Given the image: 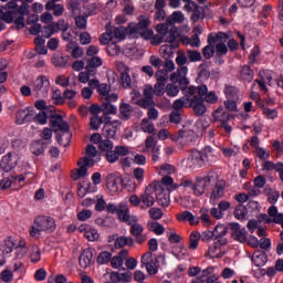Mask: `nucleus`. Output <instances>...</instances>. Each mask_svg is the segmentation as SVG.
<instances>
[{
  "label": "nucleus",
  "instance_id": "f257e3e1",
  "mask_svg": "<svg viewBox=\"0 0 283 283\" xmlns=\"http://www.w3.org/2000/svg\"><path fill=\"white\" fill-rule=\"evenodd\" d=\"M56 231V221L52 217L41 216L34 219V226L30 229L31 238H41V232L54 233Z\"/></svg>",
  "mask_w": 283,
  "mask_h": 283
},
{
  "label": "nucleus",
  "instance_id": "f03ea898",
  "mask_svg": "<svg viewBox=\"0 0 283 283\" xmlns=\"http://www.w3.org/2000/svg\"><path fill=\"white\" fill-rule=\"evenodd\" d=\"M50 127H52L53 130H55V132H62L63 135L66 134V136H67L66 143H63V135H56V140H57L59 145H63V147H67V145H70V138H72V135L70 134V124H67V122L63 120V115L53 113L51 111Z\"/></svg>",
  "mask_w": 283,
  "mask_h": 283
},
{
  "label": "nucleus",
  "instance_id": "7ed1b4c3",
  "mask_svg": "<svg viewBox=\"0 0 283 283\" xmlns=\"http://www.w3.org/2000/svg\"><path fill=\"white\" fill-rule=\"evenodd\" d=\"M196 94H193L190 97V103L188 107H192V111L195 112L196 116H205L207 114V105H205V99L202 96L207 94V85L200 84L196 87Z\"/></svg>",
  "mask_w": 283,
  "mask_h": 283
},
{
  "label": "nucleus",
  "instance_id": "20e7f679",
  "mask_svg": "<svg viewBox=\"0 0 283 283\" xmlns=\"http://www.w3.org/2000/svg\"><path fill=\"white\" fill-rule=\"evenodd\" d=\"M25 14H30V4H28L27 2H22L21 6L15 4L13 13H11L12 23H14L11 27V30L19 31L25 28Z\"/></svg>",
  "mask_w": 283,
  "mask_h": 283
},
{
  "label": "nucleus",
  "instance_id": "39448f33",
  "mask_svg": "<svg viewBox=\"0 0 283 283\" xmlns=\"http://www.w3.org/2000/svg\"><path fill=\"white\" fill-rule=\"evenodd\" d=\"M154 193H156V202L159 207H169L171 199L169 196V191L163 188V184L160 181H153Z\"/></svg>",
  "mask_w": 283,
  "mask_h": 283
},
{
  "label": "nucleus",
  "instance_id": "423d86ee",
  "mask_svg": "<svg viewBox=\"0 0 283 283\" xmlns=\"http://www.w3.org/2000/svg\"><path fill=\"white\" fill-rule=\"evenodd\" d=\"M17 165H19V154L17 151L7 153L0 160V169L4 174H10L12 169L17 168Z\"/></svg>",
  "mask_w": 283,
  "mask_h": 283
},
{
  "label": "nucleus",
  "instance_id": "0eeeda50",
  "mask_svg": "<svg viewBox=\"0 0 283 283\" xmlns=\"http://www.w3.org/2000/svg\"><path fill=\"white\" fill-rule=\"evenodd\" d=\"M96 161L88 157H82L77 161L78 169L72 175V180H78V178H85L87 176V167H94Z\"/></svg>",
  "mask_w": 283,
  "mask_h": 283
},
{
  "label": "nucleus",
  "instance_id": "6e6552de",
  "mask_svg": "<svg viewBox=\"0 0 283 283\" xmlns=\"http://www.w3.org/2000/svg\"><path fill=\"white\" fill-rule=\"evenodd\" d=\"M196 94V86H189L188 88L184 90V95L181 98L176 99L172 103V109L176 112H180L182 107H189V103L191 102V96Z\"/></svg>",
  "mask_w": 283,
  "mask_h": 283
},
{
  "label": "nucleus",
  "instance_id": "1a4fd4ad",
  "mask_svg": "<svg viewBox=\"0 0 283 283\" xmlns=\"http://www.w3.org/2000/svg\"><path fill=\"white\" fill-rule=\"evenodd\" d=\"M228 229L231 232V238L235 240V242H240L241 244H244L247 242V229L240 228V223L238 222H230L228 223Z\"/></svg>",
  "mask_w": 283,
  "mask_h": 283
},
{
  "label": "nucleus",
  "instance_id": "9d476101",
  "mask_svg": "<svg viewBox=\"0 0 283 283\" xmlns=\"http://www.w3.org/2000/svg\"><path fill=\"white\" fill-rule=\"evenodd\" d=\"M33 92H36L40 96H48V92H50V80L45 75H39L33 82Z\"/></svg>",
  "mask_w": 283,
  "mask_h": 283
},
{
  "label": "nucleus",
  "instance_id": "9b49d317",
  "mask_svg": "<svg viewBox=\"0 0 283 283\" xmlns=\"http://www.w3.org/2000/svg\"><path fill=\"white\" fill-rule=\"evenodd\" d=\"M94 258V249L87 248L84 249L78 258V263L82 269H87L92 265V260Z\"/></svg>",
  "mask_w": 283,
  "mask_h": 283
},
{
  "label": "nucleus",
  "instance_id": "f8f14e48",
  "mask_svg": "<svg viewBox=\"0 0 283 283\" xmlns=\"http://www.w3.org/2000/svg\"><path fill=\"white\" fill-rule=\"evenodd\" d=\"M154 182H151L145 190V193H142V202L145 206H142V209H149V207H154L156 199H154Z\"/></svg>",
  "mask_w": 283,
  "mask_h": 283
},
{
  "label": "nucleus",
  "instance_id": "ddd939ff",
  "mask_svg": "<svg viewBox=\"0 0 283 283\" xmlns=\"http://www.w3.org/2000/svg\"><path fill=\"white\" fill-rule=\"evenodd\" d=\"M17 4L14 2H7L3 7V10H0V21H4V23H12V14H14V10Z\"/></svg>",
  "mask_w": 283,
  "mask_h": 283
},
{
  "label": "nucleus",
  "instance_id": "4468645a",
  "mask_svg": "<svg viewBox=\"0 0 283 283\" xmlns=\"http://www.w3.org/2000/svg\"><path fill=\"white\" fill-rule=\"evenodd\" d=\"M50 146V142H44L43 139H38L32 142L30 145V151L34 156H42V154H45V149Z\"/></svg>",
  "mask_w": 283,
  "mask_h": 283
},
{
  "label": "nucleus",
  "instance_id": "2eb2a0df",
  "mask_svg": "<svg viewBox=\"0 0 283 283\" xmlns=\"http://www.w3.org/2000/svg\"><path fill=\"white\" fill-rule=\"evenodd\" d=\"M151 25V20L148 17L142 15L139 17L138 23L129 28L128 34H140L142 30H147Z\"/></svg>",
  "mask_w": 283,
  "mask_h": 283
},
{
  "label": "nucleus",
  "instance_id": "dca6fc26",
  "mask_svg": "<svg viewBox=\"0 0 283 283\" xmlns=\"http://www.w3.org/2000/svg\"><path fill=\"white\" fill-rule=\"evenodd\" d=\"M224 181H218L212 189V192L210 195V202L211 205H217L218 200L220 198L224 197Z\"/></svg>",
  "mask_w": 283,
  "mask_h": 283
},
{
  "label": "nucleus",
  "instance_id": "f3484780",
  "mask_svg": "<svg viewBox=\"0 0 283 283\" xmlns=\"http://www.w3.org/2000/svg\"><path fill=\"white\" fill-rule=\"evenodd\" d=\"M189 160L195 167H202L207 160V154L200 150H192L189 155Z\"/></svg>",
  "mask_w": 283,
  "mask_h": 283
},
{
  "label": "nucleus",
  "instance_id": "a211bd4d",
  "mask_svg": "<svg viewBox=\"0 0 283 283\" xmlns=\"http://www.w3.org/2000/svg\"><path fill=\"white\" fill-rule=\"evenodd\" d=\"M198 76L203 81H209L211 76V61L203 60L198 66Z\"/></svg>",
  "mask_w": 283,
  "mask_h": 283
},
{
  "label": "nucleus",
  "instance_id": "6ab92c4d",
  "mask_svg": "<svg viewBox=\"0 0 283 283\" xmlns=\"http://www.w3.org/2000/svg\"><path fill=\"white\" fill-rule=\"evenodd\" d=\"M179 136H181V140L182 143H185V145H191V143H196V140L198 139V136H196V132L187 129L185 128V126L179 129Z\"/></svg>",
  "mask_w": 283,
  "mask_h": 283
},
{
  "label": "nucleus",
  "instance_id": "aec40b11",
  "mask_svg": "<svg viewBox=\"0 0 283 283\" xmlns=\"http://www.w3.org/2000/svg\"><path fill=\"white\" fill-rule=\"evenodd\" d=\"M253 76H255V72L251 69V66L243 65L239 74V81L251 83L253 81Z\"/></svg>",
  "mask_w": 283,
  "mask_h": 283
},
{
  "label": "nucleus",
  "instance_id": "412c9836",
  "mask_svg": "<svg viewBox=\"0 0 283 283\" xmlns=\"http://www.w3.org/2000/svg\"><path fill=\"white\" fill-rule=\"evenodd\" d=\"M45 10H48L49 12H53L54 17H63V12H65V7L56 2H46Z\"/></svg>",
  "mask_w": 283,
  "mask_h": 283
},
{
  "label": "nucleus",
  "instance_id": "4be33fe9",
  "mask_svg": "<svg viewBox=\"0 0 283 283\" xmlns=\"http://www.w3.org/2000/svg\"><path fill=\"white\" fill-rule=\"evenodd\" d=\"M132 112H134V108L132 105L127 103H120L119 105V118L122 120H129L132 118Z\"/></svg>",
  "mask_w": 283,
  "mask_h": 283
},
{
  "label": "nucleus",
  "instance_id": "5701e85b",
  "mask_svg": "<svg viewBox=\"0 0 283 283\" xmlns=\"http://www.w3.org/2000/svg\"><path fill=\"white\" fill-rule=\"evenodd\" d=\"M115 249H123L124 247H134V238L117 237L114 242Z\"/></svg>",
  "mask_w": 283,
  "mask_h": 283
},
{
  "label": "nucleus",
  "instance_id": "b1692460",
  "mask_svg": "<svg viewBox=\"0 0 283 283\" xmlns=\"http://www.w3.org/2000/svg\"><path fill=\"white\" fill-rule=\"evenodd\" d=\"M70 61V55H63L61 53H56L52 57V63L55 67H65Z\"/></svg>",
  "mask_w": 283,
  "mask_h": 283
},
{
  "label": "nucleus",
  "instance_id": "393cba45",
  "mask_svg": "<svg viewBox=\"0 0 283 283\" xmlns=\"http://www.w3.org/2000/svg\"><path fill=\"white\" fill-rule=\"evenodd\" d=\"M193 10L190 17L192 23H198L200 19H205V8L198 6L197 3H192Z\"/></svg>",
  "mask_w": 283,
  "mask_h": 283
},
{
  "label": "nucleus",
  "instance_id": "a878e982",
  "mask_svg": "<svg viewBox=\"0 0 283 283\" xmlns=\"http://www.w3.org/2000/svg\"><path fill=\"white\" fill-rule=\"evenodd\" d=\"M266 253L262 251H256L252 255V262L258 268L264 266V264H266Z\"/></svg>",
  "mask_w": 283,
  "mask_h": 283
},
{
  "label": "nucleus",
  "instance_id": "bb28decb",
  "mask_svg": "<svg viewBox=\"0 0 283 283\" xmlns=\"http://www.w3.org/2000/svg\"><path fill=\"white\" fill-rule=\"evenodd\" d=\"M116 132H118L112 124H109V117L105 122L104 127L102 128V134L105 138H116Z\"/></svg>",
  "mask_w": 283,
  "mask_h": 283
},
{
  "label": "nucleus",
  "instance_id": "cd10ccee",
  "mask_svg": "<svg viewBox=\"0 0 283 283\" xmlns=\"http://www.w3.org/2000/svg\"><path fill=\"white\" fill-rule=\"evenodd\" d=\"M229 243V241L227 239H217L214 237V242L212 245L209 247L208 249V253L211 255V254H214L216 251H220V249H222V247H227V244Z\"/></svg>",
  "mask_w": 283,
  "mask_h": 283
},
{
  "label": "nucleus",
  "instance_id": "c85d7f7f",
  "mask_svg": "<svg viewBox=\"0 0 283 283\" xmlns=\"http://www.w3.org/2000/svg\"><path fill=\"white\" fill-rule=\"evenodd\" d=\"M203 103H208L209 105H216L218 103V94L216 91H210L206 85V93L202 96Z\"/></svg>",
  "mask_w": 283,
  "mask_h": 283
},
{
  "label": "nucleus",
  "instance_id": "c756f323",
  "mask_svg": "<svg viewBox=\"0 0 283 283\" xmlns=\"http://www.w3.org/2000/svg\"><path fill=\"white\" fill-rule=\"evenodd\" d=\"M109 118V116H104V117H99V116H92L91 117V129H94L95 132H97V129H101V125H105V123H107V119Z\"/></svg>",
  "mask_w": 283,
  "mask_h": 283
},
{
  "label": "nucleus",
  "instance_id": "7c9ffc66",
  "mask_svg": "<svg viewBox=\"0 0 283 283\" xmlns=\"http://www.w3.org/2000/svg\"><path fill=\"white\" fill-rule=\"evenodd\" d=\"M199 242H200V232L192 231L189 237V249L191 251H196V249H198Z\"/></svg>",
  "mask_w": 283,
  "mask_h": 283
},
{
  "label": "nucleus",
  "instance_id": "2f4dec72",
  "mask_svg": "<svg viewBox=\"0 0 283 283\" xmlns=\"http://www.w3.org/2000/svg\"><path fill=\"white\" fill-rule=\"evenodd\" d=\"M249 213L247 207H244L242 203L235 207L234 209V218L237 220H247V214Z\"/></svg>",
  "mask_w": 283,
  "mask_h": 283
},
{
  "label": "nucleus",
  "instance_id": "473e14b6",
  "mask_svg": "<svg viewBox=\"0 0 283 283\" xmlns=\"http://www.w3.org/2000/svg\"><path fill=\"white\" fill-rule=\"evenodd\" d=\"M137 105L143 109H150V107H156V102L154 97H143L137 101Z\"/></svg>",
  "mask_w": 283,
  "mask_h": 283
},
{
  "label": "nucleus",
  "instance_id": "72a5a7b5",
  "mask_svg": "<svg viewBox=\"0 0 283 283\" xmlns=\"http://www.w3.org/2000/svg\"><path fill=\"white\" fill-rule=\"evenodd\" d=\"M223 92L228 101H238V87L227 85Z\"/></svg>",
  "mask_w": 283,
  "mask_h": 283
},
{
  "label": "nucleus",
  "instance_id": "f704fd0d",
  "mask_svg": "<svg viewBox=\"0 0 283 283\" xmlns=\"http://www.w3.org/2000/svg\"><path fill=\"white\" fill-rule=\"evenodd\" d=\"M123 182H125L123 177H115V178H112L108 180L107 186L113 191H118V189H120V187H123Z\"/></svg>",
  "mask_w": 283,
  "mask_h": 283
},
{
  "label": "nucleus",
  "instance_id": "c9c22d12",
  "mask_svg": "<svg viewBox=\"0 0 283 283\" xmlns=\"http://www.w3.org/2000/svg\"><path fill=\"white\" fill-rule=\"evenodd\" d=\"M148 229L156 235H163L165 233V227L156 221L148 222Z\"/></svg>",
  "mask_w": 283,
  "mask_h": 283
},
{
  "label": "nucleus",
  "instance_id": "e433bc0d",
  "mask_svg": "<svg viewBox=\"0 0 283 283\" xmlns=\"http://www.w3.org/2000/svg\"><path fill=\"white\" fill-rule=\"evenodd\" d=\"M214 238L218 240L219 239H224V235H227V233H229V226H224V224H218L214 230Z\"/></svg>",
  "mask_w": 283,
  "mask_h": 283
},
{
  "label": "nucleus",
  "instance_id": "4c0bfd02",
  "mask_svg": "<svg viewBox=\"0 0 283 283\" xmlns=\"http://www.w3.org/2000/svg\"><path fill=\"white\" fill-rule=\"evenodd\" d=\"M187 56L190 63H198L202 61V53L198 50H187Z\"/></svg>",
  "mask_w": 283,
  "mask_h": 283
},
{
  "label": "nucleus",
  "instance_id": "58836bf2",
  "mask_svg": "<svg viewBox=\"0 0 283 283\" xmlns=\"http://www.w3.org/2000/svg\"><path fill=\"white\" fill-rule=\"evenodd\" d=\"M205 189H207V186L205 184L200 182L198 177L196 178V184L192 186V191L197 198H200V196H205Z\"/></svg>",
  "mask_w": 283,
  "mask_h": 283
},
{
  "label": "nucleus",
  "instance_id": "ea45409f",
  "mask_svg": "<svg viewBox=\"0 0 283 283\" xmlns=\"http://www.w3.org/2000/svg\"><path fill=\"white\" fill-rule=\"evenodd\" d=\"M30 258L33 264L41 262V248L39 245H32Z\"/></svg>",
  "mask_w": 283,
  "mask_h": 283
},
{
  "label": "nucleus",
  "instance_id": "a19ab883",
  "mask_svg": "<svg viewBox=\"0 0 283 283\" xmlns=\"http://www.w3.org/2000/svg\"><path fill=\"white\" fill-rule=\"evenodd\" d=\"M199 213H200L199 221L201 220V222L205 224V227H211V219L209 217V209L201 208Z\"/></svg>",
  "mask_w": 283,
  "mask_h": 283
},
{
  "label": "nucleus",
  "instance_id": "79ce46f5",
  "mask_svg": "<svg viewBox=\"0 0 283 283\" xmlns=\"http://www.w3.org/2000/svg\"><path fill=\"white\" fill-rule=\"evenodd\" d=\"M14 249V243L11 240H4L0 245V251H2L3 255H9L12 253Z\"/></svg>",
  "mask_w": 283,
  "mask_h": 283
},
{
  "label": "nucleus",
  "instance_id": "37998d69",
  "mask_svg": "<svg viewBox=\"0 0 283 283\" xmlns=\"http://www.w3.org/2000/svg\"><path fill=\"white\" fill-rule=\"evenodd\" d=\"M214 54H216V45L208 44L202 49V56L203 59H206V61L213 59Z\"/></svg>",
  "mask_w": 283,
  "mask_h": 283
},
{
  "label": "nucleus",
  "instance_id": "c03bdc74",
  "mask_svg": "<svg viewBox=\"0 0 283 283\" xmlns=\"http://www.w3.org/2000/svg\"><path fill=\"white\" fill-rule=\"evenodd\" d=\"M112 261V253L107 252V251H102L98 255H97V264H109V262Z\"/></svg>",
  "mask_w": 283,
  "mask_h": 283
},
{
  "label": "nucleus",
  "instance_id": "a18cd8bd",
  "mask_svg": "<svg viewBox=\"0 0 283 283\" xmlns=\"http://www.w3.org/2000/svg\"><path fill=\"white\" fill-rule=\"evenodd\" d=\"M102 112L104 113V116H107L109 114H116L118 112V108L109 102H104L102 104Z\"/></svg>",
  "mask_w": 283,
  "mask_h": 283
},
{
  "label": "nucleus",
  "instance_id": "49530a36",
  "mask_svg": "<svg viewBox=\"0 0 283 283\" xmlns=\"http://www.w3.org/2000/svg\"><path fill=\"white\" fill-rule=\"evenodd\" d=\"M106 53L108 56H118V54H120V46L115 42H112L106 46Z\"/></svg>",
  "mask_w": 283,
  "mask_h": 283
},
{
  "label": "nucleus",
  "instance_id": "de8ad7c7",
  "mask_svg": "<svg viewBox=\"0 0 283 283\" xmlns=\"http://www.w3.org/2000/svg\"><path fill=\"white\" fill-rule=\"evenodd\" d=\"M48 118H50V114H48L45 111H41L35 115L34 123H39V125H45L48 124Z\"/></svg>",
  "mask_w": 283,
  "mask_h": 283
},
{
  "label": "nucleus",
  "instance_id": "09e8293b",
  "mask_svg": "<svg viewBox=\"0 0 283 283\" xmlns=\"http://www.w3.org/2000/svg\"><path fill=\"white\" fill-rule=\"evenodd\" d=\"M130 226V234L134 235V238H136V235H142L143 231H145V228H143V226L140 223H137L135 221V223H128Z\"/></svg>",
  "mask_w": 283,
  "mask_h": 283
},
{
  "label": "nucleus",
  "instance_id": "8fccbe9b",
  "mask_svg": "<svg viewBox=\"0 0 283 283\" xmlns=\"http://www.w3.org/2000/svg\"><path fill=\"white\" fill-rule=\"evenodd\" d=\"M25 118H28V111L20 109L15 113V123L17 125H25Z\"/></svg>",
  "mask_w": 283,
  "mask_h": 283
},
{
  "label": "nucleus",
  "instance_id": "3c124183",
  "mask_svg": "<svg viewBox=\"0 0 283 283\" xmlns=\"http://www.w3.org/2000/svg\"><path fill=\"white\" fill-rule=\"evenodd\" d=\"M214 51L218 56H227L229 53V48L227 44H224V42H220L214 46Z\"/></svg>",
  "mask_w": 283,
  "mask_h": 283
},
{
  "label": "nucleus",
  "instance_id": "603ef678",
  "mask_svg": "<svg viewBox=\"0 0 283 283\" xmlns=\"http://www.w3.org/2000/svg\"><path fill=\"white\" fill-rule=\"evenodd\" d=\"M262 112L264 116L270 120H274V118H277V109L275 108H269L268 106H262Z\"/></svg>",
  "mask_w": 283,
  "mask_h": 283
},
{
  "label": "nucleus",
  "instance_id": "864d4df0",
  "mask_svg": "<svg viewBox=\"0 0 283 283\" xmlns=\"http://www.w3.org/2000/svg\"><path fill=\"white\" fill-rule=\"evenodd\" d=\"M114 39V33L106 29V32L99 35L101 45H108V43Z\"/></svg>",
  "mask_w": 283,
  "mask_h": 283
},
{
  "label": "nucleus",
  "instance_id": "5fc2aeb1",
  "mask_svg": "<svg viewBox=\"0 0 283 283\" xmlns=\"http://www.w3.org/2000/svg\"><path fill=\"white\" fill-rule=\"evenodd\" d=\"M52 99L54 101V105H64L65 104V97L61 94V90H54Z\"/></svg>",
  "mask_w": 283,
  "mask_h": 283
},
{
  "label": "nucleus",
  "instance_id": "6e6d98bb",
  "mask_svg": "<svg viewBox=\"0 0 283 283\" xmlns=\"http://www.w3.org/2000/svg\"><path fill=\"white\" fill-rule=\"evenodd\" d=\"M84 237L88 242H96L101 235L98 234V230L96 229H91L88 231H85Z\"/></svg>",
  "mask_w": 283,
  "mask_h": 283
},
{
  "label": "nucleus",
  "instance_id": "4d7b16f0",
  "mask_svg": "<svg viewBox=\"0 0 283 283\" xmlns=\"http://www.w3.org/2000/svg\"><path fill=\"white\" fill-rule=\"evenodd\" d=\"M105 158L107 160V163H109L111 165H114V163H117L118 160V153H116V148L108 150L107 153H105Z\"/></svg>",
  "mask_w": 283,
  "mask_h": 283
},
{
  "label": "nucleus",
  "instance_id": "13d9d810",
  "mask_svg": "<svg viewBox=\"0 0 283 283\" xmlns=\"http://www.w3.org/2000/svg\"><path fill=\"white\" fill-rule=\"evenodd\" d=\"M117 217L122 222H129V209L125 208L123 209V206H119V210L117 212Z\"/></svg>",
  "mask_w": 283,
  "mask_h": 283
},
{
  "label": "nucleus",
  "instance_id": "bf43d9fd",
  "mask_svg": "<svg viewBox=\"0 0 283 283\" xmlns=\"http://www.w3.org/2000/svg\"><path fill=\"white\" fill-rule=\"evenodd\" d=\"M133 176H134V178L137 180V182L139 185H143V182L145 180V169H143V168H135L133 170Z\"/></svg>",
  "mask_w": 283,
  "mask_h": 283
},
{
  "label": "nucleus",
  "instance_id": "052dcab7",
  "mask_svg": "<svg viewBox=\"0 0 283 283\" xmlns=\"http://www.w3.org/2000/svg\"><path fill=\"white\" fill-rule=\"evenodd\" d=\"M179 92H180V87H178L177 85L167 84L166 86L167 96H170V97L178 96Z\"/></svg>",
  "mask_w": 283,
  "mask_h": 283
},
{
  "label": "nucleus",
  "instance_id": "680f3d73",
  "mask_svg": "<svg viewBox=\"0 0 283 283\" xmlns=\"http://www.w3.org/2000/svg\"><path fill=\"white\" fill-rule=\"evenodd\" d=\"M54 29H56V32H67L70 29V25L65 23L63 19L57 20V22L53 23Z\"/></svg>",
  "mask_w": 283,
  "mask_h": 283
},
{
  "label": "nucleus",
  "instance_id": "e2e57ef3",
  "mask_svg": "<svg viewBox=\"0 0 283 283\" xmlns=\"http://www.w3.org/2000/svg\"><path fill=\"white\" fill-rule=\"evenodd\" d=\"M98 149L99 151H111V149H114V143L109 139L102 140V143L98 144Z\"/></svg>",
  "mask_w": 283,
  "mask_h": 283
},
{
  "label": "nucleus",
  "instance_id": "0e129e2a",
  "mask_svg": "<svg viewBox=\"0 0 283 283\" xmlns=\"http://www.w3.org/2000/svg\"><path fill=\"white\" fill-rule=\"evenodd\" d=\"M127 31L129 32V29H125L123 27L115 28V30L113 32V36H115V39L123 40L127 36Z\"/></svg>",
  "mask_w": 283,
  "mask_h": 283
},
{
  "label": "nucleus",
  "instance_id": "69168bd1",
  "mask_svg": "<svg viewBox=\"0 0 283 283\" xmlns=\"http://www.w3.org/2000/svg\"><path fill=\"white\" fill-rule=\"evenodd\" d=\"M148 214L151 220H160L163 218V210L160 208H150Z\"/></svg>",
  "mask_w": 283,
  "mask_h": 283
},
{
  "label": "nucleus",
  "instance_id": "338daca9",
  "mask_svg": "<svg viewBox=\"0 0 283 283\" xmlns=\"http://www.w3.org/2000/svg\"><path fill=\"white\" fill-rule=\"evenodd\" d=\"M109 91L111 86L105 83L99 84V86L97 87V93L99 94V96H102V98L108 96Z\"/></svg>",
  "mask_w": 283,
  "mask_h": 283
},
{
  "label": "nucleus",
  "instance_id": "774afa93",
  "mask_svg": "<svg viewBox=\"0 0 283 283\" xmlns=\"http://www.w3.org/2000/svg\"><path fill=\"white\" fill-rule=\"evenodd\" d=\"M54 34V24L44 25L42 28V36L44 39H50Z\"/></svg>",
  "mask_w": 283,
  "mask_h": 283
}]
</instances>
